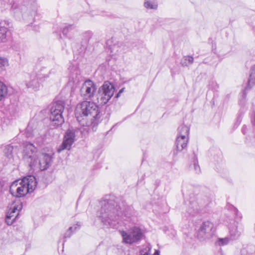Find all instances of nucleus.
I'll use <instances>...</instances> for the list:
<instances>
[{"label": "nucleus", "mask_w": 255, "mask_h": 255, "mask_svg": "<svg viewBox=\"0 0 255 255\" xmlns=\"http://www.w3.org/2000/svg\"><path fill=\"white\" fill-rule=\"evenodd\" d=\"M37 182L33 176L23 177L18 183V181L13 182L9 189L10 193L16 197H22L28 193L32 192L36 187Z\"/></svg>", "instance_id": "20e7f679"}, {"label": "nucleus", "mask_w": 255, "mask_h": 255, "mask_svg": "<svg viewBox=\"0 0 255 255\" xmlns=\"http://www.w3.org/2000/svg\"><path fill=\"white\" fill-rule=\"evenodd\" d=\"M193 167L195 172L197 173H199L200 171V168L198 164V162L197 157L195 156L194 159L193 161V164L191 165V167Z\"/></svg>", "instance_id": "c756f323"}, {"label": "nucleus", "mask_w": 255, "mask_h": 255, "mask_svg": "<svg viewBox=\"0 0 255 255\" xmlns=\"http://www.w3.org/2000/svg\"><path fill=\"white\" fill-rule=\"evenodd\" d=\"M74 59L70 63V65L69 66L68 69L70 72L73 74V82L74 84L73 86L72 87V92L74 93L76 88L78 87L79 83L80 80L78 77V75L80 72L79 69V60L78 55L76 56L74 54Z\"/></svg>", "instance_id": "ddd939ff"}, {"label": "nucleus", "mask_w": 255, "mask_h": 255, "mask_svg": "<svg viewBox=\"0 0 255 255\" xmlns=\"http://www.w3.org/2000/svg\"><path fill=\"white\" fill-rule=\"evenodd\" d=\"M51 73V71L46 67H42L37 73L36 76L39 80L44 81L45 79L49 77V75Z\"/></svg>", "instance_id": "a211bd4d"}, {"label": "nucleus", "mask_w": 255, "mask_h": 255, "mask_svg": "<svg viewBox=\"0 0 255 255\" xmlns=\"http://www.w3.org/2000/svg\"><path fill=\"white\" fill-rule=\"evenodd\" d=\"M77 106H78V104L77 105ZM75 116H76V117L77 118V120L78 122H79V115H78V106H77L76 109H75Z\"/></svg>", "instance_id": "e433bc0d"}, {"label": "nucleus", "mask_w": 255, "mask_h": 255, "mask_svg": "<svg viewBox=\"0 0 255 255\" xmlns=\"http://www.w3.org/2000/svg\"><path fill=\"white\" fill-rule=\"evenodd\" d=\"M77 229L75 226L70 227L69 229L66 231L64 235V238H70L71 236L72 233L75 231Z\"/></svg>", "instance_id": "2f4dec72"}, {"label": "nucleus", "mask_w": 255, "mask_h": 255, "mask_svg": "<svg viewBox=\"0 0 255 255\" xmlns=\"http://www.w3.org/2000/svg\"><path fill=\"white\" fill-rule=\"evenodd\" d=\"M96 85L91 80H86L81 87V97L84 100H91L94 96Z\"/></svg>", "instance_id": "f8f14e48"}, {"label": "nucleus", "mask_w": 255, "mask_h": 255, "mask_svg": "<svg viewBox=\"0 0 255 255\" xmlns=\"http://www.w3.org/2000/svg\"><path fill=\"white\" fill-rule=\"evenodd\" d=\"M234 214L235 216L236 221L233 224H231L229 227L230 237L232 240H236L241 236L243 232V227L241 224H239L238 220L241 219L240 214H239L238 210L234 207H231Z\"/></svg>", "instance_id": "9b49d317"}, {"label": "nucleus", "mask_w": 255, "mask_h": 255, "mask_svg": "<svg viewBox=\"0 0 255 255\" xmlns=\"http://www.w3.org/2000/svg\"><path fill=\"white\" fill-rule=\"evenodd\" d=\"M178 132L177 136H182L188 138V134L189 132V128L188 127L182 125L179 127L178 128Z\"/></svg>", "instance_id": "412c9836"}, {"label": "nucleus", "mask_w": 255, "mask_h": 255, "mask_svg": "<svg viewBox=\"0 0 255 255\" xmlns=\"http://www.w3.org/2000/svg\"><path fill=\"white\" fill-rule=\"evenodd\" d=\"M215 229L213 223L205 221L201 225L197 234V238L201 241L210 239L215 233Z\"/></svg>", "instance_id": "1a4fd4ad"}, {"label": "nucleus", "mask_w": 255, "mask_h": 255, "mask_svg": "<svg viewBox=\"0 0 255 255\" xmlns=\"http://www.w3.org/2000/svg\"><path fill=\"white\" fill-rule=\"evenodd\" d=\"M211 202L210 199L207 196L199 195L196 200H191L187 212L191 216L198 213L206 212V208Z\"/></svg>", "instance_id": "39448f33"}, {"label": "nucleus", "mask_w": 255, "mask_h": 255, "mask_svg": "<svg viewBox=\"0 0 255 255\" xmlns=\"http://www.w3.org/2000/svg\"><path fill=\"white\" fill-rule=\"evenodd\" d=\"M9 216V215H6L5 221L7 225H11L15 220L16 217H15L14 218H11Z\"/></svg>", "instance_id": "72a5a7b5"}, {"label": "nucleus", "mask_w": 255, "mask_h": 255, "mask_svg": "<svg viewBox=\"0 0 255 255\" xmlns=\"http://www.w3.org/2000/svg\"><path fill=\"white\" fill-rule=\"evenodd\" d=\"M76 31L75 27L73 25H69L63 29L62 33L64 35L69 38H72L75 32Z\"/></svg>", "instance_id": "aec40b11"}, {"label": "nucleus", "mask_w": 255, "mask_h": 255, "mask_svg": "<svg viewBox=\"0 0 255 255\" xmlns=\"http://www.w3.org/2000/svg\"><path fill=\"white\" fill-rule=\"evenodd\" d=\"M6 29L4 25H0V42H4L6 41Z\"/></svg>", "instance_id": "a878e982"}, {"label": "nucleus", "mask_w": 255, "mask_h": 255, "mask_svg": "<svg viewBox=\"0 0 255 255\" xmlns=\"http://www.w3.org/2000/svg\"><path fill=\"white\" fill-rule=\"evenodd\" d=\"M13 146L11 144H8L4 146L3 152L4 155L7 159V161L13 158Z\"/></svg>", "instance_id": "6ab92c4d"}, {"label": "nucleus", "mask_w": 255, "mask_h": 255, "mask_svg": "<svg viewBox=\"0 0 255 255\" xmlns=\"http://www.w3.org/2000/svg\"><path fill=\"white\" fill-rule=\"evenodd\" d=\"M37 123L34 121H30L25 130V135L27 137H32L37 134L38 130L36 128Z\"/></svg>", "instance_id": "4468645a"}, {"label": "nucleus", "mask_w": 255, "mask_h": 255, "mask_svg": "<svg viewBox=\"0 0 255 255\" xmlns=\"http://www.w3.org/2000/svg\"><path fill=\"white\" fill-rule=\"evenodd\" d=\"M7 93V87L3 82L0 81V100L6 95Z\"/></svg>", "instance_id": "cd10ccee"}, {"label": "nucleus", "mask_w": 255, "mask_h": 255, "mask_svg": "<svg viewBox=\"0 0 255 255\" xmlns=\"http://www.w3.org/2000/svg\"><path fill=\"white\" fill-rule=\"evenodd\" d=\"M241 254L243 255H255V247L251 246L247 250L244 249L241 251Z\"/></svg>", "instance_id": "bb28decb"}, {"label": "nucleus", "mask_w": 255, "mask_h": 255, "mask_svg": "<svg viewBox=\"0 0 255 255\" xmlns=\"http://www.w3.org/2000/svg\"><path fill=\"white\" fill-rule=\"evenodd\" d=\"M75 140V130L74 129H68L65 133L62 142L57 147V152L60 153L64 150H70Z\"/></svg>", "instance_id": "9d476101"}, {"label": "nucleus", "mask_w": 255, "mask_h": 255, "mask_svg": "<svg viewBox=\"0 0 255 255\" xmlns=\"http://www.w3.org/2000/svg\"><path fill=\"white\" fill-rule=\"evenodd\" d=\"M229 242L228 238H219L217 241L216 243L219 246H224L227 245Z\"/></svg>", "instance_id": "473e14b6"}, {"label": "nucleus", "mask_w": 255, "mask_h": 255, "mask_svg": "<svg viewBox=\"0 0 255 255\" xmlns=\"http://www.w3.org/2000/svg\"><path fill=\"white\" fill-rule=\"evenodd\" d=\"M255 83V79L253 77V73L252 72L250 74L249 79L248 80V86L246 87V89L248 88H251L252 86Z\"/></svg>", "instance_id": "7c9ffc66"}, {"label": "nucleus", "mask_w": 255, "mask_h": 255, "mask_svg": "<svg viewBox=\"0 0 255 255\" xmlns=\"http://www.w3.org/2000/svg\"><path fill=\"white\" fill-rule=\"evenodd\" d=\"M79 202V199H78V200H77V202ZM77 205H78V203H77Z\"/></svg>", "instance_id": "58836bf2"}, {"label": "nucleus", "mask_w": 255, "mask_h": 255, "mask_svg": "<svg viewBox=\"0 0 255 255\" xmlns=\"http://www.w3.org/2000/svg\"><path fill=\"white\" fill-rule=\"evenodd\" d=\"M92 33L91 31H88L82 34V41L81 42V51L87 50L88 47V43L91 38Z\"/></svg>", "instance_id": "dca6fc26"}, {"label": "nucleus", "mask_w": 255, "mask_h": 255, "mask_svg": "<svg viewBox=\"0 0 255 255\" xmlns=\"http://www.w3.org/2000/svg\"><path fill=\"white\" fill-rule=\"evenodd\" d=\"M22 209V204L21 203H13L11 205V207L9 209V211H10L13 214H15L16 212H17V213L18 214V212Z\"/></svg>", "instance_id": "393cba45"}, {"label": "nucleus", "mask_w": 255, "mask_h": 255, "mask_svg": "<svg viewBox=\"0 0 255 255\" xmlns=\"http://www.w3.org/2000/svg\"><path fill=\"white\" fill-rule=\"evenodd\" d=\"M35 0H28V1L30 2H34Z\"/></svg>", "instance_id": "4c0bfd02"}, {"label": "nucleus", "mask_w": 255, "mask_h": 255, "mask_svg": "<svg viewBox=\"0 0 255 255\" xmlns=\"http://www.w3.org/2000/svg\"><path fill=\"white\" fill-rule=\"evenodd\" d=\"M36 151V147L33 143H26L24 149V160L31 169L39 168L42 171L46 170L51 165L52 162V155L44 153L38 158L35 153Z\"/></svg>", "instance_id": "7ed1b4c3"}, {"label": "nucleus", "mask_w": 255, "mask_h": 255, "mask_svg": "<svg viewBox=\"0 0 255 255\" xmlns=\"http://www.w3.org/2000/svg\"><path fill=\"white\" fill-rule=\"evenodd\" d=\"M188 138L184 136H177L176 139L175 144L177 151H181L187 146Z\"/></svg>", "instance_id": "2eb2a0df"}, {"label": "nucleus", "mask_w": 255, "mask_h": 255, "mask_svg": "<svg viewBox=\"0 0 255 255\" xmlns=\"http://www.w3.org/2000/svg\"><path fill=\"white\" fill-rule=\"evenodd\" d=\"M143 5L145 8L150 9H156L158 7L156 0H144Z\"/></svg>", "instance_id": "4be33fe9"}, {"label": "nucleus", "mask_w": 255, "mask_h": 255, "mask_svg": "<svg viewBox=\"0 0 255 255\" xmlns=\"http://www.w3.org/2000/svg\"><path fill=\"white\" fill-rule=\"evenodd\" d=\"M194 62V58L192 56H185L182 58L180 64L183 67H186L191 65Z\"/></svg>", "instance_id": "5701e85b"}, {"label": "nucleus", "mask_w": 255, "mask_h": 255, "mask_svg": "<svg viewBox=\"0 0 255 255\" xmlns=\"http://www.w3.org/2000/svg\"><path fill=\"white\" fill-rule=\"evenodd\" d=\"M8 65V60L4 57H0V71L5 69L6 67Z\"/></svg>", "instance_id": "c85d7f7f"}, {"label": "nucleus", "mask_w": 255, "mask_h": 255, "mask_svg": "<svg viewBox=\"0 0 255 255\" xmlns=\"http://www.w3.org/2000/svg\"><path fill=\"white\" fill-rule=\"evenodd\" d=\"M64 109V103L62 101L54 102L50 109V119L55 125H61L64 122L62 114Z\"/></svg>", "instance_id": "0eeeda50"}, {"label": "nucleus", "mask_w": 255, "mask_h": 255, "mask_svg": "<svg viewBox=\"0 0 255 255\" xmlns=\"http://www.w3.org/2000/svg\"><path fill=\"white\" fill-rule=\"evenodd\" d=\"M38 80L39 79L37 78L36 75H33L30 76V81L25 82L26 86L29 89H32L34 90H38L40 86Z\"/></svg>", "instance_id": "f3484780"}, {"label": "nucleus", "mask_w": 255, "mask_h": 255, "mask_svg": "<svg viewBox=\"0 0 255 255\" xmlns=\"http://www.w3.org/2000/svg\"><path fill=\"white\" fill-rule=\"evenodd\" d=\"M81 138H86L90 129L89 126L97 123L101 118L98 107L94 103L85 100L81 102Z\"/></svg>", "instance_id": "f03ea898"}, {"label": "nucleus", "mask_w": 255, "mask_h": 255, "mask_svg": "<svg viewBox=\"0 0 255 255\" xmlns=\"http://www.w3.org/2000/svg\"><path fill=\"white\" fill-rule=\"evenodd\" d=\"M124 90H125V88H122L120 91L119 92H118V93L116 95V98H119L120 96V95L121 94V93H122L124 91Z\"/></svg>", "instance_id": "c9c22d12"}, {"label": "nucleus", "mask_w": 255, "mask_h": 255, "mask_svg": "<svg viewBox=\"0 0 255 255\" xmlns=\"http://www.w3.org/2000/svg\"><path fill=\"white\" fill-rule=\"evenodd\" d=\"M115 92L114 85L109 81H106L99 88L97 94V99L102 105L107 104L113 96Z\"/></svg>", "instance_id": "423d86ee"}, {"label": "nucleus", "mask_w": 255, "mask_h": 255, "mask_svg": "<svg viewBox=\"0 0 255 255\" xmlns=\"http://www.w3.org/2000/svg\"><path fill=\"white\" fill-rule=\"evenodd\" d=\"M101 206L98 218L105 228H116L122 220L133 223L136 212L121 199L114 195H106L100 202Z\"/></svg>", "instance_id": "f257e3e1"}, {"label": "nucleus", "mask_w": 255, "mask_h": 255, "mask_svg": "<svg viewBox=\"0 0 255 255\" xmlns=\"http://www.w3.org/2000/svg\"><path fill=\"white\" fill-rule=\"evenodd\" d=\"M6 215H9V217L11 218H14L15 217H16V218L17 217V215H18V213H16L15 214H13L12 213H11L10 211H8L6 214Z\"/></svg>", "instance_id": "f704fd0d"}, {"label": "nucleus", "mask_w": 255, "mask_h": 255, "mask_svg": "<svg viewBox=\"0 0 255 255\" xmlns=\"http://www.w3.org/2000/svg\"><path fill=\"white\" fill-rule=\"evenodd\" d=\"M151 249V246L147 245L144 248L142 249L140 252V255H148ZM152 255H159V251L155 250Z\"/></svg>", "instance_id": "b1692460"}, {"label": "nucleus", "mask_w": 255, "mask_h": 255, "mask_svg": "<svg viewBox=\"0 0 255 255\" xmlns=\"http://www.w3.org/2000/svg\"><path fill=\"white\" fill-rule=\"evenodd\" d=\"M120 232L123 242L128 244L137 242L143 237L141 230L137 227H133L127 231H120Z\"/></svg>", "instance_id": "6e6552de"}]
</instances>
